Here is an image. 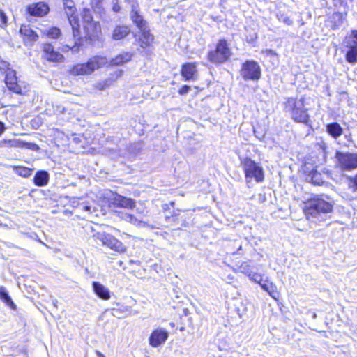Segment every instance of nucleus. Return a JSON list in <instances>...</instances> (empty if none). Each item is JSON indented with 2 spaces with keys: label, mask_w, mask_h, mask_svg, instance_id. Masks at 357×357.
Returning a JSON list of instances; mask_svg holds the SVG:
<instances>
[{
  "label": "nucleus",
  "mask_w": 357,
  "mask_h": 357,
  "mask_svg": "<svg viewBox=\"0 0 357 357\" xmlns=\"http://www.w3.org/2000/svg\"><path fill=\"white\" fill-rule=\"evenodd\" d=\"M140 32L141 36L139 38V44L142 48L145 49L151 45L154 40V37L147 29H144V31H140Z\"/></svg>",
  "instance_id": "nucleus-25"
},
{
  "label": "nucleus",
  "mask_w": 357,
  "mask_h": 357,
  "mask_svg": "<svg viewBox=\"0 0 357 357\" xmlns=\"http://www.w3.org/2000/svg\"><path fill=\"white\" fill-rule=\"evenodd\" d=\"M73 36H74V35L73 34ZM73 38L75 40L74 46L70 47V46L66 45L62 47L63 52H68L71 50L74 52H77L79 50V46L82 45V37L81 36V33L79 32V36H78V33H77L76 38H75V36H73Z\"/></svg>",
  "instance_id": "nucleus-29"
},
{
  "label": "nucleus",
  "mask_w": 357,
  "mask_h": 357,
  "mask_svg": "<svg viewBox=\"0 0 357 357\" xmlns=\"http://www.w3.org/2000/svg\"><path fill=\"white\" fill-rule=\"evenodd\" d=\"M316 317H317L316 314H315V313H314V314H313L312 317H313V318H316Z\"/></svg>",
  "instance_id": "nucleus-55"
},
{
  "label": "nucleus",
  "mask_w": 357,
  "mask_h": 357,
  "mask_svg": "<svg viewBox=\"0 0 357 357\" xmlns=\"http://www.w3.org/2000/svg\"><path fill=\"white\" fill-rule=\"evenodd\" d=\"M26 144L27 148H29L33 151H36V150L38 149V145L34 143H26Z\"/></svg>",
  "instance_id": "nucleus-44"
},
{
  "label": "nucleus",
  "mask_w": 357,
  "mask_h": 357,
  "mask_svg": "<svg viewBox=\"0 0 357 357\" xmlns=\"http://www.w3.org/2000/svg\"><path fill=\"white\" fill-rule=\"evenodd\" d=\"M130 33V29L126 25H117L112 31V39L119 40L125 38Z\"/></svg>",
  "instance_id": "nucleus-22"
},
{
  "label": "nucleus",
  "mask_w": 357,
  "mask_h": 357,
  "mask_svg": "<svg viewBox=\"0 0 357 357\" xmlns=\"http://www.w3.org/2000/svg\"><path fill=\"white\" fill-rule=\"evenodd\" d=\"M241 165L245 174L246 183L254 180L256 183H261L264 180V169L259 163L256 162L250 158H241Z\"/></svg>",
  "instance_id": "nucleus-4"
},
{
  "label": "nucleus",
  "mask_w": 357,
  "mask_h": 357,
  "mask_svg": "<svg viewBox=\"0 0 357 357\" xmlns=\"http://www.w3.org/2000/svg\"><path fill=\"white\" fill-rule=\"evenodd\" d=\"M96 354L97 357H105L103 354H102L100 351L96 350Z\"/></svg>",
  "instance_id": "nucleus-50"
},
{
  "label": "nucleus",
  "mask_w": 357,
  "mask_h": 357,
  "mask_svg": "<svg viewBox=\"0 0 357 357\" xmlns=\"http://www.w3.org/2000/svg\"><path fill=\"white\" fill-rule=\"evenodd\" d=\"M50 181V174L47 170H38L33 178V183L36 186H46Z\"/></svg>",
  "instance_id": "nucleus-20"
},
{
  "label": "nucleus",
  "mask_w": 357,
  "mask_h": 357,
  "mask_svg": "<svg viewBox=\"0 0 357 357\" xmlns=\"http://www.w3.org/2000/svg\"><path fill=\"white\" fill-rule=\"evenodd\" d=\"M336 158L341 169L351 171L357 169L356 153L337 152Z\"/></svg>",
  "instance_id": "nucleus-10"
},
{
  "label": "nucleus",
  "mask_w": 357,
  "mask_h": 357,
  "mask_svg": "<svg viewBox=\"0 0 357 357\" xmlns=\"http://www.w3.org/2000/svg\"><path fill=\"white\" fill-rule=\"evenodd\" d=\"M304 174L306 175V177L309 176V174L314 172V171L317 170V166H314L312 163L305 162L302 167Z\"/></svg>",
  "instance_id": "nucleus-35"
},
{
  "label": "nucleus",
  "mask_w": 357,
  "mask_h": 357,
  "mask_svg": "<svg viewBox=\"0 0 357 357\" xmlns=\"http://www.w3.org/2000/svg\"><path fill=\"white\" fill-rule=\"evenodd\" d=\"M336 15L339 17L338 23L340 24H342V13H336Z\"/></svg>",
  "instance_id": "nucleus-48"
},
{
  "label": "nucleus",
  "mask_w": 357,
  "mask_h": 357,
  "mask_svg": "<svg viewBox=\"0 0 357 357\" xmlns=\"http://www.w3.org/2000/svg\"><path fill=\"white\" fill-rule=\"evenodd\" d=\"M240 75L245 81H258L261 77V68L255 60H246L240 69Z\"/></svg>",
  "instance_id": "nucleus-7"
},
{
  "label": "nucleus",
  "mask_w": 357,
  "mask_h": 357,
  "mask_svg": "<svg viewBox=\"0 0 357 357\" xmlns=\"http://www.w3.org/2000/svg\"><path fill=\"white\" fill-rule=\"evenodd\" d=\"M93 237L98 243L99 242L114 251L123 252L126 251L125 245L112 235L105 232H97Z\"/></svg>",
  "instance_id": "nucleus-8"
},
{
  "label": "nucleus",
  "mask_w": 357,
  "mask_h": 357,
  "mask_svg": "<svg viewBox=\"0 0 357 357\" xmlns=\"http://www.w3.org/2000/svg\"><path fill=\"white\" fill-rule=\"evenodd\" d=\"M326 132L333 139H337L343 133V128L337 122H332L326 124Z\"/></svg>",
  "instance_id": "nucleus-23"
},
{
  "label": "nucleus",
  "mask_w": 357,
  "mask_h": 357,
  "mask_svg": "<svg viewBox=\"0 0 357 357\" xmlns=\"http://www.w3.org/2000/svg\"><path fill=\"white\" fill-rule=\"evenodd\" d=\"M91 206L89 205H85L83 206V210L84 211L90 212L91 211Z\"/></svg>",
  "instance_id": "nucleus-47"
},
{
  "label": "nucleus",
  "mask_w": 357,
  "mask_h": 357,
  "mask_svg": "<svg viewBox=\"0 0 357 357\" xmlns=\"http://www.w3.org/2000/svg\"><path fill=\"white\" fill-rule=\"evenodd\" d=\"M8 70H13L10 63L0 56V71L6 75Z\"/></svg>",
  "instance_id": "nucleus-36"
},
{
  "label": "nucleus",
  "mask_w": 357,
  "mask_h": 357,
  "mask_svg": "<svg viewBox=\"0 0 357 357\" xmlns=\"http://www.w3.org/2000/svg\"><path fill=\"white\" fill-rule=\"evenodd\" d=\"M169 335V331L164 328L154 329L149 335V344L152 347H158L165 343Z\"/></svg>",
  "instance_id": "nucleus-11"
},
{
  "label": "nucleus",
  "mask_w": 357,
  "mask_h": 357,
  "mask_svg": "<svg viewBox=\"0 0 357 357\" xmlns=\"http://www.w3.org/2000/svg\"><path fill=\"white\" fill-rule=\"evenodd\" d=\"M92 289L94 294L100 299L107 301L111 298L110 290L99 282H92Z\"/></svg>",
  "instance_id": "nucleus-18"
},
{
  "label": "nucleus",
  "mask_w": 357,
  "mask_h": 357,
  "mask_svg": "<svg viewBox=\"0 0 357 357\" xmlns=\"http://www.w3.org/2000/svg\"><path fill=\"white\" fill-rule=\"evenodd\" d=\"M276 17L279 22L284 23L287 26L293 24V20H291L290 17L284 11L278 10L276 13Z\"/></svg>",
  "instance_id": "nucleus-32"
},
{
  "label": "nucleus",
  "mask_w": 357,
  "mask_h": 357,
  "mask_svg": "<svg viewBox=\"0 0 357 357\" xmlns=\"http://www.w3.org/2000/svg\"><path fill=\"white\" fill-rule=\"evenodd\" d=\"M261 289L266 291L268 295L273 299L278 301L280 297V293L277 290V287L273 282H270L268 278L264 280L263 284H261Z\"/></svg>",
  "instance_id": "nucleus-24"
},
{
  "label": "nucleus",
  "mask_w": 357,
  "mask_h": 357,
  "mask_svg": "<svg viewBox=\"0 0 357 357\" xmlns=\"http://www.w3.org/2000/svg\"><path fill=\"white\" fill-rule=\"evenodd\" d=\"M61 33L60 29L53 26L47 31V36L50 38L56 39L60 36Z\"/></svg>",
  "instance_id": "nucleus-37"
},
{
  "label": "nucleus",
  "mask_w": 357,
  "mask_h": 357,
  "mask_svg": "<svg viewBox=\"0 0 357 357\" xmlns=\"http://www.w3.org/2000/svg\"><path fill=\"white\" fill-rule=\"evenodd\" d=\"M121 218L126 222H130V223H131L134 225H136L139 227H145L148 226L147 223H146L145 222H144L141 220H139L138 218H137L136 217H135L133 215H132L130 213H123Z\"/></svg>",
  "instance_id": "nucleus-28"
},
{
  "label": "nucleus",
  "mask_w": 357,
  "mask_h": 357,
  "mask_svg": "<svg viewBox=\"0 0 357 357\" xmlns=\"http://www.w3.org/2000/svg\"><path fill=\"white\" fill-rule=\"evenodd\" d=\"M133 54L130 52H123L109 61L110 66H122L128 63L132 58Z\"/></svg>",
  "instance_id": "nucleus-21"
},
{
  "label": "nucleus",
  "mask_w": 357,
  "mask_h": 357,
  "mask_svg": "<svg viewBox=\"0 0 357 357\" xmlns=\"http://www.w3.org/2000/svg\"><path fill=\"white\" fill-rule=\"evenodd\" d=\"M20 32L24 36L29 42H35L38 39V36L29 26L22 25L20 27Z\"/></svg>",
  "instance_id": "nucleus-27"
},
{
  "label": "nucleus",
  "mask_w": 357,
  "mask_h": 357,
  "mask_svg": "<svg viewBox=\"0 0 357 357\" xmlns=\"http://www.w3.org/2000/svg\"><path fill=\"white\" fill-rule=\"evenodd\" d=\"M108 62L105 56H94L87 62L73 65L69 70V73L73 76L89 75L96 70L104 66Z\"/></svg>",
  "instance_id": "nucleus-3"
},
{
  "label": "nucleus",
  "mask_w": 357,
  "mask_h": 357,
  "mask_svg": "<svg viewBox=\"0 0 357 357\" xmlns=\"http://www.w3.org/2000/svg\"><path fill=\"white\" fill-rule=\"evenodd\" d=\"M256 136H257V138H259V134H257V135H256Z\"/></svg>",
  "instance_id": "nucleus-56"
},
{
  "label": "nucleus",
  "mask_w": 357,
  "mask_h": 357,
  "mask_svg": "<svg viewBox=\"0 0 357 357\" xmlns=\"http://www.w3.org/2000/svg\"><path fill=\"white\" fill-rule=\"evenodd\" d=\"M257 38V33L255 31H253L250 33L248 36H246V41L248 43H252L256 40Z\"/></svg>",
  "instance_id": "nucleus-40"
},
{
  "label": "nucleus",
  "mask_w": 357,
  "mask_h": 357,
  "mask_svg": "<svg viewBox=\"0 0 357 357\" xmlns=\"http://www.w3.org/2000/svg\"><path fill=\"white\" fill-rule=\"evenodd\" d=\"M0 22L3 25H6L8 22L7 16L2 10H0Z\"/></svg>",
  "instance_id": "nucleus-42"
},
{
  "label": "nucleus",
  "mask_w": 357,
  "mask_h": 357,
  "mask_svg": "<svg viewBox=\"0 0 357 357\" xmlns=\"http://www.w3.org/2000/svg\"><path fill=\"white\" fill-rule=\"evenodd\" d=\"M169 325L172 328H174L175 326V324L174 322H170Z\"/></svg>",
  "instance_id": "nucleus-53"
},
{
  "label": "nucleus",
  "mask_w": 357,
  "mask_h": 357,
  "mask_svg": "<svg viewBox=\"0 0 357 357\" xmlns=\"http://www.w3.org/2000/svg\"><path fill=\"white\" fill-rule=\"evenodd\" d=\"M256 136H257V138H259V134H257V135H256Z\"/></svg>",
  "instance_id": "nucleus-57"
},
{
  "label": "nucleus",
  "mask_w": 357,
  "mask_h": 357,
  "mask_svg": "<svg viewBox=\"0 0 357 357\" xmlns=\"http://www.w3.org/2000/svg\"><path fill=\"white\" fill-rule=\"evenodd\" d=\"M14 172L20 176L29 178L33 172V169L23 166H13Z\"/></svg>",
  "instance_id": "nucleus-30"
},
{
  "label": "nucleus",
  "mask_w": 357,
  "mask_h": 357,
  "mask_svg": "<svg viewBox=\"0 0 357 357\" xmlns=\"http://www.w3.org/2000/svg\"><path fill=\"white\" fill-rule=\"evenodd\" d=\"M6 125L5 123L0 121V136L2 135V134L6 131Z\"/></svg>",
  "instance_id": "nucleus-45"
},
{
  "label": "nucleus",
  "mask_w": 357,
  "mask_h": 357,
  "mask_svg": "<svg viewBox=\"0 0 357 357\" xmlns=\"http://www.w3.org/2000/svg\"><path fill=\"white\" fill-rule=\"evenodd\" d=\"M63 4L75 38L77 36V33L79 36V18L74 1L73 0H63Z\"/></svg>",
  "instance_id": "nucleus-9"
},
{
  "label": "nucleus",
  "mask_w": 357,
  "mask_h": 357,
  "mask_svg": "<svg viewBox=\"0 0 357 357\" xmlns=\"http://www.w3.org/2000/svg\"><path fill=\"white\" fill-rule=\"evenodd\" d=\"M113 10H114V12H116V13L119 12V10H120V6H119V5H114V6H113Z\"/></svg>",
  "instance_id": "nucleus-49"
},
{
  "label": "nucleus",
  "mask_w": 357,
  "mask_h": 357,
  "mask_svg": "<svg viewBox=\"0 0 357 357\" xmlns=\"http://www.w3.org/2000/svg\"><path fill=\"white\" fill-rule=\"evenodd\" d=\"M130 15L132 22L139 31H144V29H147L146 21L144 19L143 16L139 14L138 7L132 8Z\"/></svg>",
  "instance_id": "nucleus-19"
},
{
  "label": "nucleus",
  "mask_w": 357,
  "mask_h": 357,
  "mask_svg": "<svg viewBox=\"0 0 357 357\" xmlns=\"http://www.w3.org/2000/svg\"><path fill=\"white\" fill-rule=\"evenodd\" d=\"M126 1L131 6V8L138 7L137 0H126Z\"/></svg>",
  "instance_id": "nucleus-43"
},
{
  "label": "nucleus",
  "mask_w": 357,
  "mask_h": 357,
  "mask_svg": "<svg viewBox=\"0 0 357 357\" xmlns=\"http://www.w3.org/2000/svg\"><path fill=\"white\" fill-rule=\"evenodd\" d=\"M332 204L321 197H314L307 203L306 214L312 218H322V215L332 211Z\"/></svg>",
  "instance_id": "nucleus-5"
},
{
  "label": "nucleus",
  "mask_w": 357,
  "mask_h": 357,
  "mask_svg": "<svg viewBox=\"0 0 357 357\" xmlns=\"http://www.w3.org/2000/svg\"><path fill=\"white\" fill-rule=\"evenodd\" d=\"M284 109L289 112L291 119L296 123H303L306 126L310 124L308 108L305 105L304 97L288 98L284 102Z\"/></svg>",
  "instance_id": "nucleus-1"
},
{
  "label": "nucleus",
  "mask_w": 357,
  "mask_h": 357,
  "mask_svg": "<svg viewBox=\"0 0 357 357\" xmlns=\"http://www.w3.org/2000/svg\"><path fill=\"white\" fill-rule=\"evenodd\" d=\"M84 33L86 41L91 42L98 38L100 32V26L98 22H92L83 24Z\"/></svg>",
  "instance_id": "nucleus-13"
},
{
  "label": "nucleus",
  "mask_w": 357,
  "mask_h": 357,
  "mask_svg": "<svg viewBox=\"0 0 357 357\" xmlns=\"http://www.w3.org/2000/svg\"><path fill=\"white\" fill-rule=\"evenodd\" d=\"M191 88L188 85H183L181 89L178 90V93L181 96H184L187 94L190 91Z\"/></svg>",
  "instance_id": "nucleus-41"
},
{
  "label": "nucleus",
  "mask_w": 357,
  "mask_h": 357,
  "mask_svg": "<svg viewBox=\"0 0 357 357\" xmlns=\"http://www.w3.org/2000/svg\"><path fill=\"white\" fill-rule=\"evenodd\" d=\"M197 72V66L195 63H185L181 66V75L185 81L195 80Z\"/></svg>",
  "instance_id": "nucleus-16"
},
{
  "label": "nucleus",
  "mask_w": 357,
  "mask_h": 357,
  "mask_svg": "<svg viewBox=\"0 0 357 357\" xmlns=\"http://www.w3.org/2000/svg\"><path fill=\"white\" fill-rule=\"evenodd\" d=\"M268 51L271 54H275V52H274L273 50H268Z\"/></svg>",
  "instance_id": "nucleus-54"
},
{
  "label": "nucleus",
  "mask_w": 357,
  "mask_h": 357,
  "mask_svg": "<svg viewBox=\"0 0 357 357\" xmlns=\"http://www.w3.org/2000/svg\"><path fill=\"white\" fill-rule=\"evenodd\" d=\"M306 180L317 185H320L323 183L322 175L317 170L309 174V176L306 177Z\"/></svg>",
  "instance_id": "nucleus-31"
},
{
  "label": "nucleus",
  "mask_w": 357,
  "mask_h": 357,
  "mask_svg": "<svg viewBox=\"0 0 357 357\" xmlns=\"http://www.w3.org/2000/svg\"><path fill=\"white\" fill-rule=\"evenodd\" d=\"M238 268L241 273L246 275L248 277H249L254 271V267L251 266L248 262L241 263Z\"/></svg>",
  "instance_id": "nucleus-33"
},
{
  "label": "nucleus",
  "mask_w": 357,
  "mask_h": 357,
  "mask_svg": "<svg viewBox=\"0 0 357 357\" xmlns=\"http://www.w3.org/2000/svg\"><path fill=\"white\" fill-rule=\"evenodd\" d=\"M342 45L347 48L344 58L345 61L351 64L357 63V30L351 29L349 34H347L344 40Z\"/></svg>",
  "instance_id": "nucleus-6"
},
{
  "label": "nucleus",
  "mask_w": 357,
  "mask_h": 357,
  "mask_svg": "<svg viewBox=\"0 0 357 357\" xmlns=\"http://www.w3.org/2000/svg\"><path fill=\"white\" fill-rule=\"evenodd\" d=\"M232 55L230 43L225 38H220L214 45V47L208 50L206 58L210 63L218 66L229 61Z\"/></svg>",
  "instance_id": "nucleus-2"
},
{
  "label": "nucleus",
  "mask_w": 357,
  "mask_h": 357,
  "mask_svg": "<svg viewBox=\"0 0 357 357\" xmlns=\"http://www.w3.org/2000/svg\"><path fill=\"white\" fill-rule=\"evenodd\" d=\"M43 50L45 53V56L48 61L53 62H59L63 61V56L56 51L51 44H44Z\"/></svg>",
  "instance_id": "nucleus-17"
},
{
  "label": "nucleus",
  "mask_w": 357,
  "mask_h": 357,
  "mask_svg": "<svg viewBox=\"0 0 357 357\" xmlns=\"http://www.w3.org/2000/svg\"><path fill=\"white\" fill-rule=\"evenodd\" d=\"M52 303H53L54 307H57V303H58L57 300H54Z\"/></svg>",
  "instance_id": "nucleus-52"
},
{
  "label": "nucleus",
  "mask_w": 357,
  "mask_h": 357,
  "mask_svg": "<svg viewBox=\"0 0 357 357\" xmlns=\"http://www.w3.org/2000/svg\"><path fill=\"white\" fill-rule=\"evenodd\" d=\"M0 299L10 309L14 310L17 309V305L14 303L6 288L3 286L0 287Z\"/></svg>",
  "instance_id": "nucleus-26"
},
{
  "label": "nucleus",
  "mask_w": 357,
  "mask_h": 357,
  "mask_svg": "<svg viewBox=\"0 0 357 357\" xmlns=\"http://www.w3.org/2000/svg\"><path fill=\"white\" fill-rule=\"evenodd\" d=\"M82 17L83 20V24L94 22L93 17L92 16V11L89 8H84L83 9L82 12Z\"/></svg>",
  "instance_id": "nucleus-34"
},
{
  "label": "nucleus",
  "mask_w": 357,
  "mask_h": 357,
  "mask_svg": "<svg viewBox=\"0 0 357 357\" xmlns=\"http://www.w3.org/2000/svg\"><path fill=\"white\" fill-rule=\"evenodd\" d=\"M16 144L15 140L13 139H3L0 140V148L3 147H13L15 146Z\"/></svg>",
  "instance_id": "nucleus-39"
},
{
  "label": "nucleus",
  "mask_w": 357,
  "mask_h": 357,
  "mask_svg": "<svg viewBox=\"0 0 357 357\" xmlns=\"http://www.w3.org/2000/svg\"><path fill=\"white\" fill-rule=\"evenodd\" d=\"M172 219V220L174 222L176 219H177L176 215H173L171 217L169 215H166V220H170Z\"/></svg>",
  "instance_id": "nucleus-46"
},
{
  "label": "nucleus",
  "mask_w": 357,
  "mask_h": 357,
  "mask_svg": "<svg viewBox=\"0 0 357 357\" xmlns=\"http://www.w3.org/2000/svg\"><path fill=\"white\" fill-rule=\"evenodd\" d=\"M5 84L8 87V90L13 93L20 94L22 93L21 86L18 84L17 77L16 75V71L8 70L5 75Z\"/></svg>",
  "instance_id": "nucleus-14"
},
{
  "label": "nucleus",
  "mask_w": 357,
  "mask_h": 357,
  "mask_svg": "<svg viewBox=\"0 0 357 357\" xmlns=\"http://www.w3.org/2000/svg\"><path fill=\"white\" fill-rule=\"evenodd\" d=\"M26 12L31 16L43 17L47 15L50 12V7L47 3L43 1H39L27 6Z\"/></svg>",
  "instance_id": "nucleus-12"
},
{
  "label": "nucleus",
  "mask_w": 357,
  "mask_h": 357,
  "mask_svg": "<svg viewBox=\"0 0 357 357\" xmlns=\"http://www.w3.org/2000/svg\"><path fill=\"white\" fill-rule=\"evenodd\" d=\"M353 183H354V185L356 188L357 189V175L356 176V177L354 178V181H353Z\"/></svg>",
  "instance_id": "nucleus-51"
},
{
  "label": "nucleus",
  "mask_w": 357,
  "mask_h": 357,
  "mask_svg": "<svg viewBox=\"0 0 357 357\" xmlns=\"http://www.w3.org/2000/svg\"><path fill=\"white\" fill-rule=\"evenodd\" d=\"M250 280L259 284L261 286V284H263L264 281L262 275L256 271H253L252 273L248 277Z\"/></svg>",
  "instance_id": "nucleus-38"
},
{
  "label": "nucleus",
  "mask_w": 357,
  "mask_h": 357,
  "mask_svg": "<svg viewBox=\"0 0 357 357\" xmlns=\"http://www.w3.org/2000/svg\"><path fill=\"white\" fill-rule=\"evenodd\" d=\"M112 203L114 206L119 208L132 209L135 207V200L132 198H128L119 194H116L112 199Z\"/></svg>",
  "instance_id": "nucleus-15"
}]
</instances>
